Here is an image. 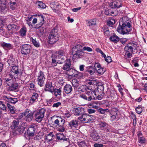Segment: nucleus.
I'll list each match as a JSON object with an SVG mask.
<instances>
[{"label": "nucleus", "mask_w": 147, "mask_h": 147, "mask_svg": "<svg viewBox=\"0 0 147 147\" xmlns=\"http://www.w3.org/2000/svg\"><path fill=\"white\" fill-rule=\"evenodd\" d=\"M57 139L58 140H63V141H67L69 140V138H66L63 133L58 134L57 136Z\"/></svg>", "instance_id": "a878e982"}, {"label": "nucleus", "mask_w": 147, "mask_h": 147, "mask_svg": "<svg viewBox=\"0 0 147 147\" xmlns=\"http://www.w3.org/2000/svg\"><path fill=\"white\" fill-rule=\"evenodd\" d=\"M137 48V45L134 43H128L124 47V50L126 52H131L132 53L133 50H136Z\"/></svg>", "instance_id": "6e6552de"}, {"label": "nucleus", "mask_w": 147, "mask_h": 147, "mask_svg": "<svg viewBox=\"0 0 147 147\" xmlns=\"http://www.w3.org/2000/svg\"><path fill=\"white\" fill-rule=\"evenodd\" d=\"M136 112L138 114L141 113L142 111V107H138L136 109Z\"/></svg>", "instance_id": "6e6d98bb"}, {"label": "nucleus", "mask_w": 147, "mask_h": 147, "mask_svg": "<svg viewBox=\"0 0 147 147\" xmlns=\"http://www.w3.org/2000/svg\"><path fill=\"white\" fill-rule=\"evenodd\" d=\"M19 121L18 120L16 121L14 120L12 123V124L11 125V129H14L19 124Z\"/></svg>", "instance_id": "c9c22d12"}, {"label": "nucleus", "mask_w": 147, "mask_h": 147, "mask_svg": "<svg viewBox=\"0 0 147 147\" xmlns=\"http://www.w3.org/2000/svg\"><path fill=\"white\" fill-rule=\"evenodd\" d=\"M26 28L25 27L22 28L20 31V34L22 36H24L26 35Z\"/></svg>", "instance_id": "4c0bfd02"}, {"label": "nucleus", "mask_w": 147, "mask_h": 147, "mask_svg": "<svg viewBox=\"0 0 147 147\" xmlns=\"http://www.w3.org/2000/svg\"><path fill=\"white\" fill-rule=\"evenodd\" d=\"M56 29H52L49 36V42L50 44H53L59 40V36Z\"/></svg>", "instance_id": "7ed1b4c3"}, {"label": "nucleus", "mask_w": 147, "mask_h": 147, "mask_svg": "<svg viewBox=\"0 0 147 147\" xmlns=\"http://www.w3.org/2000/svg\"><path fill=\"white\" fill-rule=\"evenodd\" d=\"M71 83L73 86L75 88H77L79 86V81L76 79H74L72 80Z\"/></svg>", "instance_id": "f704fd0d"}, {"label": "nucleus", "mask_w": 147, "mask_h": 147, "mask_svg": "<svg viewBox=\"0 0 147 147\" xmlns=\"http://www.w3.org/2000/svg\"><path fill=\"white\" fill-rule=\"evenodd\" d=\"M7 5H6V3L3 2L1 4L0 6V9L1 11L3 13H5L7 11Z\"/></svg>", "instance_id": "bb28decb"}, {"label": "nucleus", "mask_w": 147, "mask_h": 147, "mask_svg": "<svg viewBox=\"0 0 147 147\" xmlns=\"http://www.w3.org/2000/svg\"><path fill=\"white\" fill-rule=\"evenodd\" d=\"M53 94H54L55 98L59 100L61 98V94L62 91L61 88H54V90L53 91Z\"/></svg>", "instance_id": "a211bd4d"}, {"label": "nucleus", "mask_w": 147, "mask_h": 147, "mask_svg": "<svg viewBox=\"0 0 147 147\" xmlns=\"http://www.w3.org/2000/svg\"><path fill=\"white\" fill-rule=\"evenodd\" d=\"M109 39L113 42L117 43L119 40V38L115 34H113L109 38Z\"/></svg>", "instance_id": "c85d7f7f"}, {"label": "nucleus", "mask_w": 147, "mask_h": 147, "mask_svg": "<svg viewBox=\"0 0 147 147\" xmlns=\"http://www.w3.org/2000/svg\"><path fill=\"white\" fill-rule=\"evenodd\" d=\"M104 87L102 84L98 85L97 88L95 90V94L96 96V98L98 100H101L103 95H104Z\"/></svg>", "instance_id": "423d86ee"}, {"label": "nucleus", "mask_w": 147, "mask_h": 147, "mask_svg": "<svg viewBox=\"0 0 147 147\" xmlns=\"http://www.w3.org/2000/svg\"><path fill=\"white\" fill-rule=\"evenodd\" d=\"M46 109L41 108L36 112L35 114V120L38 123L41 122L44 117Z\"/></svg>", "instance_id": "39448f33"}, {"label": "nucleus", "mask_w": 147, "mask_h": 147, "mask_svg": "<svg viewBox=\"0 0 147 147\" xmlns=\"http://www.w3.org/2000/svg\"><path fill=\"white\" fill-rule=\"evenodd\" d=\"M84 89H82L81 90H79L80 88H78L79 91H81L82 92H84V90H85V92L86 93V95L82 94L80 95L81 97L88 101H90L92 99H95L96 98V96L95 94V90H92L91 89H89L88 88L85 86L84 88Z\"/></svg>", "instance_id": "f03ea898"}, {"label": "nucleus", "mask_w": 147, "mask_h": 147, "mask_svg": "<svg viewBox=\"0 0 147 147\" xmlns=\"http://www.w3.org/2000/svg\"><path fill=\"white\" fill-rule=\"evenodd\" d=\"M97 102H94L92 105H90V106H92V107L94 108L95 109H97L98 108L99 106L97 105Z\"/></svg>", "instance_id": "0e129e2a"}, {"label": "nucleus", "mask_w": 147, "mask_h": 147, "mask_svg": "<svg viewBox=\"0 0 147 147\" xmlns=\"http://www.w3.org/2000/svg\"><path fill=\"white\" fill-rule=\"evenodd\" d=\"M95 117L92 115H89L88 118V122H92L95 119Z\"/></svg>", "instance_id": "052dcab7"}, {"label": "nucleus", "mask_w": 147, "mask_h": 147, "mask_svg": "<svg viewBox=\"0 0 147 147\" xmlns=\"http://www.w3.org/2000/svg\"><path fill=\"white\" fill-rule=\"evenodd\" d=\"M98 111L102 114H105V113L109 112V111L108 109H99L98 110Z\"/></svg>", "instance_id": "3c124183"}, {"label": "nucleus", "mask_w": 147, "mask_h": 147, "mask_svg": "<svg viewBox=\"0 0 147 147\" xmlns=\"http://www.w3.org/2000/svg\"><path fill=\"white\" fill-rule=\"evenodd\" d=\"M109 96L111 99H112L116 97V94L115 91L112 90L110 92Z\"/></svg>", "instance_id": "8fccbe9b"}, {"label": "nucleus", "mask_w": 147, "mask_h": 147, "mask_svg": "<svg viewBox=\"0 0 147 147\" xmlns=\"http://www.w3.org/2000/svg\"><path fill=\"white\" fill-rule=\"evenodd\" d=\"M61 105V103L59 102H57L54 103L53 104L52 107H55L57 108V107H58L59 106Z\"/></svg>", "instance_id": "338daca9"}, {"label": "nucleus", "mask_w": 147, "mask_h": 147, "mask_svg": "<svg viewBox=\"0 0 147 147\" xmlns=\"http://www.w3.org/2000/svg\"><path fill=\"white\" fill-rule=\"evenodd\" d=\"M78 125V121L76 120H73L71 121L69 123V125L71 128L73 127H74L76 128V127Z\"/></svg>", "instance_id": "c756f323"}, {"label": "nucleus", "mask_w": 147, "mask_h": 147, "mask_svg": "<svg viewBox=\"0 0 147 147\" xmlns=\"http://www.w3.org/2000/svg\"><path fill=\"white\" fill-rule=\"evenodd\" d=\"M3 98L4 100L8 102V103H10L11 97L9 96H3Z\"/></svg>", "instance_id": "4d7b16f0"}, {"label": "nucleus", "mask_w": 147, "mask_h": 147, "mask_svg": "<svg viewBox=\"0 0 147 147\" xmlns=\"http://www.w3.org/2000/svg\"><path fill=\"white\" fill-rule=\"evenodd\" d=\"M36 125L34 124H32L29 125L28 129L27 130V133L29 136H33L34 135L35 131Z\"/></svg>", "instance_id": "9b49d317"}, {"label": "nucleus", "mask_w": 147, "mask_h": 147, "mask_svg": "<svg viewBox=\"0 0 147 147\" xmlns=\"http://www.w3.org/2000/svg\"><path fill=\"white\" fill-rule=\"evenodd\" d=\"M75 54L73 55V59H76L81 57L84 55V53L81 49L77 50L76 51Z\"/></svg>", "instance_id": "6ab92c4d"}, {"label": "nucleus", "mask_w": 147, "mask_h": 147, "mask_svg": "<svg viewBox=\"0 0 147 147\" xmlns=\"http://www.w3.org/2000/svg\"><path fill=\"white\" fill-rule=\"evenodd\" d=\"M83 75L82 74L81 72H79L78 71V73L77 74V75H76V77L79 79H80L83 78Z\"/></svg>", "instance_id": "e2e57ef3"}, {"label": "nucleus", "mask_w": 147, "mask_h": 147, "mask_svg": "<svg viewBox=\"0 0 147 147\" xmlns=\"http://www.w3.org/2000/svg\"><path fill=\"white\" fill-rule=\"evenodd\" d=\"M131 30L130 23L127 21L119 22V26L118 27L117 31L119 33L123 34H129Z\"/></svg>", "instance_id": "f257e3e1"}, {"label": "nucleus", "mask_w": 147, "mask_h": 147, "mask_svg": "<svg viewBox=\"0 0 147 147\" xmlns=\"http://www.w3.org/2000/svg\"><path fill=\"white\" fill-rule=\"evenodd\" d=\"M18 83H15L14 82L9 86L10 90L11 91H14L17 89L18 87Z\"/></svg>", "instance_id": "7c9ffc66"}, {"label": "nucleus", "mask_w": 147, "mask_h": 147, "mask_svg": "<svg viewBox=\"0 0 147 147\" xmlns=\"http://www.w3.org/2000/svg\"><path fill=\"white\" fill-rule=\"evenodd\" d=\"M100 68H101L100 64L98 63H96L94 66V68L96 69H96H98Z\"/></svg>", "instance_id": "69168bd1"}, {"label": "nucleus", "mask_w": 147, "mask_h": 147, "mask_svg": "<svg viewBox=\"0 0 147 147\" xmlns=\"http://www.w3.org/2000/svg\"><path fill=\"white\" fill-rule=\"evenodd\" d=\"M121 1L119 0H117L112 3L110 6L112 8H118L121 6Z\"/></svg>", "instance_id": "5701e85b"}, {"label": "nucleus", "mask_w": 147, "mask_h": 147, "mask_svg": "<svg viewBox=\"0 0 147 147\" xmlns=\"http://www.w3.org/2000/svg\"><path fill=\"white\" fill-rule=\"evenodd\" d=\"M33 112L28 109L23 113L24 116L26 117V121L29 122H30L32 120L33 118Z\"/></svg>", "instance_id": "9d476101"}, {"label": "nucleus", "mask_w": 147, "mask_h": 147, "mask_svg": "<svg viewBox=\"0 0 147 147\" xmlns=\"http://www.w3.org/2000/svg\"><path fill=\"white\" fill-rule=\"evenodd\" d=\"M36 3L37 4L38 7L42 8H45L46 7V5L45 4L42 2L38 1Z\"/></svg>", "instance_id": "e433bc0d"}, {"label": "nucleus", "mask_w": 147, "mask_h": 147, "mask_svg": "<svg viewBox=\"0 0 147 147\" xmlns=\"http://www.w3.org/2000/svg\"><path fill=\"white\" fill-rule=\"evenodd\" d=\"M45 90L46 91H48L51 93H53V91L54 90V87L52 85L51 82H47L45 84Z\"/></svg>", "instance_id": "f3484780"}, {"label": "nucleus", "mask_w": 147, "mask_h": 147, "mask_svg": "<svg viewBox=\"0 0 147 147\" xmlns=\"http://www.w3.org/2000/svg\"><path fill=\"white\" fill-rule=\"evenodd\" d=\"M18 101V100L16 98H12L11 97L10 103L11 104H15Z\"/></svg>", "instance_id": "680f3d73"}, {"label": "nucleus", "mask_w": 147, "mask_h": 147, "mask_svg": "<svg viewBox=\"0 0 147 147\" xmlns=\"http://www.w3.org/2000/svg\"><path fill=\"white\" fill-rule=\"evenodd\" d=\"M53 136L51 135H47L45 138V140L47 142H49L52 139Z\"/></svg>", "instance_id": "864d4df0"}, {"label": "nucleus", "mask_w": 147, "mask_h": 147, "mask_svg": "<svg viewBox=\"0 0 147 147\" xmlns=\"http://www.w3.org/2000/svg\"><path fill=\"white\" fill-rule=\"evenodd\" d=\"M9 76V77L8 78H4V80L6 83L9 86L10 85L13 83L14 82V80H15L17 78L15 77L14 78L13 76Z\"/></svg>", "instance_id": "4be33fe9"}, {"label": "nucleus", "mask_w": 147, "mask_h": 147, "mask_svg": "<svg viewBox=\"0 0 147 147\" xmlns=\"http://www.w3.org/2000/svg\"><path fill=\"white\" fill-rule=\"evenodd\" d=\"M74 69L71 68L69 69V70H68L67 71V75L69 76V77L70 78H72V73L73 72H74Z\"/></svg>", "instance_id": "de8ad7c7"}, {"label": "nucleus", "mask_w": 147, "mask_h": 147, "mask_svg": "<svg viewBox=\"0 0 147 147\" xmlns=\"http://www.w3.org/2000/svg\"><path fill=\"white\" fill-rule=\"evenodd\" d=\"M1 46L5 50H10L13 47V45L10 43L3 42L0 44Z\"/></svg>", "instance_id": "b1692460"}, {"label": "nucleus", "mask_w": 147, "mask_h": 147, "mask_svg": "<svg viewBox=\"0 0 147 147\" xmlns=\"http://www.w3.org/2000/svg\"><path fill=\"white\" fill-rule=\"evenodd\" d=\"M73 112L76 115L82 116L84 112V109L82 107L75 108L73 110Z\"/></svg>", "instance_id": "4468645a"}, {"label": "nucleus", "mask_w": 147, "mask_h": 147, "mask_svg": "<svg viewBox=\"0 0 147 147\" xmlns=\"http://www.w3.org/2000/svg\"><path fill=\"white\" fill-rule=\"evenodd\" d=\"M83 49L84 51H86L88 52H91L92 51V49L88 47H84Z\"/></svg>", "instance_id": "bf43d9fd"}, {"label": "nucleus", "mask_w": 147, "mask_h": 147, "mask_svg": "<svg viewBox=\"0 0 147 147\" xmlns=\"http://www.w3.org/2000/svg\"><path fill=\"white\" fill-rule=\"evenodd\" d=\"M105 61L108 63H110L111 61V58L110 56H108L105 58Z\"/></svg>", "instance_id": "774afa93"}, {"label": "nucleus", "mask_w": 147, "mask_h": 147, "mask_svg": "<svg viewBox=\"0 0 147 147\" xmlns=\"http://www.w3.org/2000/svg\"><path fill=\"white\" fill-rule=\"evenodd\" d=\"M31 47L28 44H24L22 45L21 51V53L24 55L29 54L30 52Z\"/></svg>", "instance_id": "1a4fd4ad"}, {"label": "nucleus", "mask_w": 147, "mask_h": 147, "mask_svg": "<svg viewBox=\"0 0 147 147\" xmlns=\"http://www.w3.org/2000/svg\"><path fill=\"white\" fill-rule=\"evenodd\" d=\"M71 63L70 60L69 59H68L65 60V63L62 67V69L64 70L67 71L71 68Z\"/></svg>", "instance_id": "aec40b11"}, {"label": "nucleus", "mask_w": 147, "mask_h": 147, "mask_svg": "<svg viewBox=\"0 0 147 147\" xmlns=\"http://www.w3.org/2000/svg\"><path fill=\"white\" fill-rule=\"evenodd\" d=\"M64 89L65 92L66 94L71 93L72 90L71 86L70 84H67L64 86Z\"/></svg>", "instance_id": "393cba45"}, {"label": "nucleus", "mask_w": 147, "mask_h": 147, "mask_svg": "<svg viewBox=\"0 0 147 147\" xmlns=\"http://www.w3.org/2000/svg\"><path fill=\"white\" fill-rule=\"evenodd\" d=\"M89 116L88 114L84 113L82 116L79 117L78 119L82 122L88 123Z\"/></svg>", "instance_id": "412c9836"}, {"label": "nucleus", "mask_w": 147, "mask_h": 147, "mask_svg": "<svg viewBox=\"0 0 147 147\" xmlns=\"http://www.w3.org/2000/svg\"><path fill=\"white\" fill-rule=\"evenodd\" d=\"M117 115V112L116 111V114L115 115H113L111 114V120L113 121L115 120L116 119V116Z\"/></svg>", "instance_id": "13d9d810"}, {"label": "nucleus", "mask_w": 147, "mask_h": 147, "mask_svg": "<svg viewBox=\"0 0 147 147\" xmlns=\"http://www.w3.org/2000/svg\"><path fill=\"white\" fill-rule=\"evenodd\" d=\"M115 20L112 19L107 22V25L110 26L112 27V26L115 24Z\"/></svg>", "instance_id": "603ef678"}, {"label": "nucleus", "mask_w": 147, "mask_h": 147, "mask_svg": "<svg viewBox=\"0 0 147 147\" xmlns=\"http://www.w3.org/2000/svg\"><path fill=\"white\" fill-rule=\"evenodd\" d=\"M38 94L36 92L33 93L31 98L30 99V102L32 103L35 101H36L38 100Z\"/></svg>", "instance_id": "cd10ccee"}, {"label": "nucleus", "mask_w": 147, "mask_h": 147, "mask_svg": "<svg viewBox=\"0 0 147 147\" xmlns=\"http://www.w3.org/2000/svg\"><path fill=\"white\" fill-rule=\"evenodd\" d=\"M91 136L92 139L95 141H97L100 138L98 134L95 133H92L91 135Z\"/></svg>", "instance_id": "72a5a7b5"}, {"label": "nucleus", "mask_w": 147, "mask_h": 147, "mask_svg": "<svg viewBox=\"0 0 147 147\" xmlns=\"http://www.w3.org/2000/svg\"><path fill=\"white\" fill-rule=\"evenodd\" d=\"M84 45V44L83 43H80L76 45L75 47H73L72 51L75 50L76 49H77L78 50L79 49H81L82 47Z\"/></svg>", "instance_id": "58836bf2"}, {"label": "nucleus", "mask_w": 147, "mask_h": 147, "mask_svg": "<svg viewBox=\"0 0 147 147\" xmlns=\"http://www.w3.org/2000/svg\"><path fill=\"white\" fill-rule=\"evenodd\" d=\"M86 82H87L90 85L93 84L96 85L97 83V82L96 80L93 79H89L87 80Z\"/></svg>", "instance_id": "37998d69"}, {"label": "nucleus", "mask_w": 147, "mask_h": 147, "mask_svg": "<svg viewBox=\"0 0 147 147\" xmlns=\"http://www.w3.org/2000/svg\"><path fill=\"white\" fill-rule=\"evenodd\" d=\"M19 28L18 26H17L14 24H10L8 25L7 26L8 30L10 31L9 32H10L11 33L17 31L19 29Z\"/></svg>", "instance_id": "dca6fc26"}, {"label": "nucleus", "mask_w": 147, "mask_h": 147, "mask_svg": "<svg viewBox=\"0 0 147 147\" xmlns=\"http://www.w3.org/2000/svg\"><path fill=\"white\" fill-rule=\"evenodd\" d=\"M65 121L61 117H58L54 122V124L56 127H59L58 129V131L61 132H64L65 130L64 123Z\"/></svg>", "instance_id": "20e7f679"}, {"label": "nucleus", "mask_w": 147, "mask_h": 147, "mask_svg": "<svg viewBox=\"0 0 147 147\" xmlns=\"http://www.w3.org/2000/svg\"><path fill=\"white\" fill-rule=\"evenodd\" d=\"M24 129V127L23 126H20L16 129V134H21L23 132Z\"/></svg>", "instance_id": "ea45409f"}, {"label": "nucleus", "mask_w": 147, "mask_h": 147, "mask_svg": "<svg viewBox=\"0 0 147 147\" xmlns=\"http://www.w3.org/2000/svg\"><path fill=\"white\" fill-rule=\"evenodd\" d=\"M39 17L40 18V22L38 24L35 26V28H40L39 30H40V32L42 34L44 32V30L43 28H42V27L41 26L44 22V16L42 15L39 16Z\"/></svg>", "instance_id": "ddd939ff"}, {"label": "nucleus", "mask_w": 147, "mask_h": 147, "mask_svg": "<svg viewBox=\"0 0 147 147\" xmlns=\"http://www.w3.org/2000/svg\"><path fill=\"white\" fill-rule=\"evenodd\" d=\"M87 22V25L90 26L95 25L96 24V20L95 19L88 20Z\"/></svg>", "instance_id": "2f4dec72"}, {"label": "nucleus", "mask_w": 147, "mask_h": 147, "mask_svg": "<svg viewBox=\"0 0 147 147\" xmlns=\"http://www.w3.org/2000/svg\"><path fill=\"white\" fill-rule=\"evenodd\" d=\"M0 108L3 110H6L7 109L6 105L1 101H0Z\"/></svg>", "instance_id": "09e8293b"}, {"label": "nucleus", "mask_w": 147, "mask_h": 147, "mask_svg": "<svg viewBox=\"0 0 147 147\" xmlns=\"http://www.w3.org/2000/svg\"><path fill=\"white\" fill-rule=\"evenodd\" d=\"M38 84L40 87L42 86L45 84V78L44 73L40 71L38 74L37 76Z\"/></svg>", "instance_id": "0eeeda50"}, {"label": "nucleus", "mask_w": 147, "mask_h": 147, "mask_svg": "<svg viewBox=\"0 0 147 147\" xmlns=\"http://www.w3.org/2000/svg\"><path fill=\"white\" fill-rule=\"evenodd\" d=\"M102 29L104 31L105 35L107 36H109L110 35V32L107 26H104L102 28Z\"/></svg>", "instance_id": "473e14b6"}, {"label": "nucleus", "mask_w": 147, "mask_h": 147, "mask_svg": "<svg viewBox=\"0 0 147 147\" xmlns=\"http://www.w3.org/2000/svg\"><path fill=\"white\" fill-rule=\"evenodd\" d=\"M19 74V69L18 67L15 65L12 66L11 70L9 74V76H13L14 78L15 77L18 78V76Z\"/></svg>", "instance_id": "f8f14e48"}, {"label": "nucleus", "mask_w": 147, "mask_h": 147, "mask_svg": "<svg viewBox=\"0 0 147 147\" xmlns=\"http://www.w3.org/2000/svg\"><path fill=\"white\" fill-rule=\"evenodd\" d=\"M138 138L139 143L141 144L145 143V140L144 138L141 136H138Z\"/></svg>", "instance_id": "5fc2aeb1"}, {"label": "nucleus", "mask_w": 147, "mask_h": 147, "mask_svg": "<svg viewBox=\"0 0 147 147\" xmlns=\"http://www.w3.org/2000/svg\"><path fill=\"white\" fill-rule=\"evenodd\" d=\"M58 58H59V57H61L60 56H63L64 57H65V55H66V53L65 52V51H64L63 50H60L58 51Z\"/></svg>", "instance_id": "a18cd8bd"}, {"label": "nucleus", "mask_w": 147, "mask_h": 147, "mask_svg": "<svg viewBox=\"0 0 147 147\" xmlns=\"http://www.w3.org/2000/svg\"><path fill=\"white\" fill-rule=\"evenodd\" d=\"M99 127L102 130L106 131L111 132L112 130L108 127V125L104 122H101L99 123Z\"/></svg>", "instance_id": "2eb2a0df"}, {"label": "nucleus", "mask_w": 147, "mask_h": 147, "mask_svg": "<svg viewBox=\"0 0 147 147\" xmlns=\"http://www.w3.org/2000/svg\"><path fill=\"white\" fill-rule=\"evenodd\" d=\"M106 69L105 68H100L98 69H96L97 72L100 74H101L104 73L106 71Z\"/></svg>", "instance_id": "49530a36"}, {"label": "nucleus", "mask_w": 147, "mask_h": 147, "mask_svg": "<svg viewBox=\"0 0 147 147\" xmlns=\"http://www.w3.org/2000/svg\"><path fill=\"white\" fill-rule=\"evenodd\" d=\"M31 40L32 43L35 47H40V45L39 43L35 39L31 38Z\"/></svg>", "instance_id": "a19ab883"}, {"label": "nucleus", "mask_w": 147, "mask_h": 147, "mask_svg": "<svg viewBox=\"0 0 147 147\" xmlns=\"http://www.w3.org/2000/svg\"><path fill=\"white\" fill-rule=\"evenodd\" d=\"M52 65L53 67H54L56 66L57 63H59V62H56V60L54 58V57L52 56ZM63 63V62H59V63Z\"/></svg>", "instance_id": "79ce46f5"}, {"label": "nucleus", "mask_w": 147, "mask_h": 147, "mask_svg": "<svg viewBox=\"0 0 147 147\" xmlns=\"http://www.w3.org/2000/svg\"><path fill=\"white\" fill-rule=\"evenodd\" d=\"M96 71V69L94 68H93L92 66H90L89 67L88 71L90 75H92Z\"/></svg>", "instance_id": "c03bdc74"}]
</instances>
